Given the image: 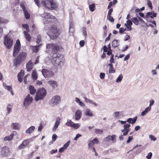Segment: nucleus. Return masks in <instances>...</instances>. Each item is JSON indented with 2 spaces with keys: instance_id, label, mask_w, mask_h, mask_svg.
<instances>
[{
  "instance_id": "nucleus-41",
  "label": "nucleus",
  "mask_w": 159,
  "mask_h": 159,
  "mask_svg": "<svg viewBox=\"0 0 159 159\" xmlns=\"http://www.w3.org/2000/svg\"><path fill=\"white\" fill-rule=\"evenodd\" d=\"M74 31V27H69V33L70 35H72Z\"/></svg>"
},
{
  "instance_id": "nucleus-55",
  "label": "nucleus",
  "mask_w": 159,
  "mask_h": 159,
  "mask_svg": "<svg viewBox=\"0 0 159 159\" xmlns=\"http://www.w3.org/2000/svg\"><path fill=\"white\" fill-rule=\"evenodd\" d=\"M149 138L151 139V140H153L155 141L156 140V138L154 136L152 135H150L149 136Z\"/></svg>"
},
{
  "instance_id": "nucleus-6",
  "label": "nucleus",
  "mask_w": 159,
  "mask_h": 159,
  "mask_svg": "<svg viewBox=\"0 0 159 159\" xmlns=\"http://www.w3.org/2000/svg\"><path fill=\"white\" fill-rule=\"evenodd\" d=\"M61 102V98L59 95H56L52 97L50 101V104L54 107L59 104Z\"/></svg>"
},
{
  "instance_id": "nucleus-23",
  "label": "nucleus",
  "mask_w": 159,
  "mask_h": 159,
  "mask_svg": "<svg viewBox=\"0 0 159 159\" xmlns=\"http://www.w3.org/2000/svg\"><path fill=\"white\" fill-rule=\"evenodd\" d=\"M11 127L14 129H20V125L17 123H12L11 124Z\"/></svg>"
},
{
  "instance_id": "nucleus-62",
  "label": "nucleus",
  "mask_w": 159,
  "mask_h": 159,
  "mask_svg": "<svg viewBox=\"0 0 159 159\" xmlns=\"http://www.w3.org/2000/svg\"><path fill=\"white\" fill-rule=\"evenodd\" d=\"M9 91H11V90L12 89V88L11 86H7L5 88Z\"/></svg>"
},
{
  "instance_id": "nucleus-36",
  "label": "nucleus",
  "mask_w": 159,
  "mask_h": 159,
  "mask_svg": "<svg viewBox=\"0 0 159 159\" xmlns=\"http://www.w3.org/2000/svg\"><path fill=\"white\" fill-rule=\"evenodd\" d=\"M23 12L26 19H29L30 18V16L27 10L24 11Z\"/></svg>"
},
{
  "instance_id": "nucleus-60",
  "label": "nucleus",
  "mask_w": 159,
  "mask_h": 159,
  "mask_svg": "<svg viewBox=\"0 0 159 159\" xmlns=\"http://www.w3.org/2000/svg\"><path fill=\"white\" fill-rule=\"evenodd\" d=\"M43 129V125L42 124H40L39 125L38 130L39 131H41Z\"/></svg>"
},
{
  "instance_id": "nucleus-4",
  "label": "nucleus",
  "mask_w": 159,
  "mask_h": 159,
  "mask_svg": "<svg viewBox=\"0 0 159 159\" xmlns=\"http://www.w3.org/2000/svg\"><path fill=\"white\" fill-rule=\"evenodd\" d=\"M11 152L9 148L7 146H4L1 148L0 152V157H7L10 156Z\"/></svg>"
},
{
  "instance_id": "nucleus-30",
  "label": "nucleus",
  "mask_w": 159,
  "mask_h": 159,
  "mask_svg": "<svg viewBox=\"0 0 159 159\" xmlns=\"http://www.w3.org/2000/svg\"><path fill=\"white\" fill-rule=\"evenodd\" d=\"M112 45L114 48L117 47L119 45L118 40H114L112 42Z\"/></svg>"
},
{
  "instance_id": "nucleus-39",
  "label": "nucleus",
  "mask_w": 159,
  "mask_h": 159,
  "mask_svg": "<svg viewBox=\"0 0 159 159\" xmlns=\"http://www.w3.org/2000/svg\"><path fill=\"white\" fill-rule=\"evenodd\" d=\"M130 126V125L128 124H127L125 125H124L123 127L124 128V129H123L124 130H128L129 131H130V129L129 128V127Z\"/></svg>"
},
{
  "instance_id": "nucleus-56",
  "label": "nucleus",
  "mask_w": 159,
  "mask_h": 159,
  "mask_svg": "<svg viewBox=\"0 0 159 159\" xmlns=\"http://www.w3.org/2000/svg\"><path fill=\"white\" fill-rule=\"evenodd\" d=\"M95 132L96 134H99L102 133L103 131L102 130L99 129H96L95 130Z\"/></svg>"
},
{
  "instance_id": "nucleus-14",
  "label": "nucleus",
  "mask_w": 159,
  "mask_h": 159,
  "mask_svg": "<svg viewBox=\"0 0 159 159\" xmlns=\"http://www.w3.org/2000/svg\"><path fill=\"white\" fill-rule=\"evenodd\" d=\"M48 83L52 88L53 89H55L58 86V84L57 82L54 80H51L48 82Z\"/></svg>"
},
{
  "instance_id": "nucleus-9",
  "label": "nucleus",
  "mask_w": 159,
  "mask_h": 159,
  "mask_svg": "<svg viewBox=\"0 0 159 159\" xmlns=\"http://www.w3.org/2000/svg\"><path fill=\"white\" fill-rule=\"evenodd\" d=\"M47 49L49 51H56L59 49L58 46L56 44L50 43L47 44Z\"/></svg>"
},
{
  "instance_id": "nucleus-63",
  "label": "nucleus",
  "mask_w": 159,
  "mask_h": 159,
  "mask_svg": "<svg viewBox=\"0 0 159 159\" xmlns=\"http://www.w3.org/2000/svg\"><path fill=\"white\" fill-rule=\"evenodd\" d=\"M126 30L125 29H124L122 28H120L119 29V33H122L123 32Z\"/></svg>"
},
{
  "instance_id": "nucleus-29",
  "label": "nucleus",
  "mask_w": 159,
  "mask_h": 159,
  "mask_svg": "<svg viewBox=\"0 0 159 159\" xmlns=\"http://www.w3.org/2000/svg\"><path fill=\"white\" fill-rule=\"evenodd\" d=\"M24 34L26 40L30 42L31 39V37L28 32H24Z\"/></svg>"
},
{
  "instance_id": "nucleus-64",
  "label": "nucleus",
  "mask_w": 159,
  "mask_h": 159,
  "mask_svg": "<svg viewBox=\"0 0 159 159\" xmlns=\"http://www.w3.org/2000/svg\"><path fill=\"white\" fill-rule=\"evenodd\" d=\"M92 141H93V142H94V144H98V143L99 142V141L98 139L96 138H95L94 139H93V140Z\"/></svg>"
},
{
  "instance_id": "nucleus-54",
  "label": "nucleus",
  "mask_w": 159,
  "mask_h": 159,
  "mask_svg": "<svg viewBox=\"0 0 159 159\" xmlns=\"http://www.w3.org/2000/svg\"><path fill=\"white\" fill-rule=\"evenodd\" d=\"M152 152H149L147 156H146V157L148 159H150L152 157Z\"/></svg>"
},
{
  "instance_id": "nucleus-44",
  "label": "nucleus",
  "mask_w": 159,
  "mask_h": 159,
  "mask_svg": "<svg viewBox=\"0 0 159 159\" xmlns=\"http://www.w3.org/2000/svg\"><path fill=\"white\" fill-rule=\"evenodd\" d=\"M8 21L6 19H4L2 18H0V23H7Z\"/></svg>"
},
{
  "instance_id": "nucleus-61",
  "label": "nucleus",
  "mask_w": 159,
  "mask_h": 159,
  "mask_svg": "<svg viewBox=\"0 0 159 159\" xmlns=\"http://www.w3.org/2000/svg\"><path fill=\"white\" fill-rule=\"evenodd\" d=\"M133 139L132 136H129L128 138V139L127 141V143H128L131 141Z\"/></svg>"
},
{
  "instance_id": "nucleus-25",
  "label": "nucleus",
  "mask_w": 159,
  "mask_h": 159,
  "mask_svg": "<svg viewBox=\"0 0 159 159\" xmlns=\"http://www.w3.org/2000/svg\"><path fill=\"white\" fill-rule=\"evenodd\" d=\"M85 115L87 116H92L93 114L92 111L89 109H87L85 112Z\"/></svg>"
},
{
  "instance_id": "nucleus-57",
  "label": "nucleus",
  "mask_w": 159,
  "mask_h": 159,
  "mask_svg": "<svg viewBox=\"0 0 159 159\" xmlns=\"http://www.w3.org/2000/svg\"><path fill=\"white\" fill-rule=\"evenodd\" d=\"M20 6L22 8L23 11L27 10L25 6L23 4H20Z\"/></svg>"
},
{
  "instance_id": "nucleus-21",
  "label": "nucleus",
  "mask_w": 159,
  "mask_h": 159,
  "mask_svg": "<svg viewBox=\"0 0 159 159\" xmlns=\"http://www.w3.org/2000/svg\"><path fill=\"white\" fill-rule=\"evenodd\" d=\"M32 62L31 61H30L28 62L26 65V67L27 70L28 71H30L31 70L32 68Z\"/></svg>"
},
{
  "instance_id": "nucleus-53",
  "label": "nucleus",
  "mask_w": 159,
  "mask_h": 159,
  "mask_svg": "<svg viewBox=\"0 0 159 159\" xmlns=\"http://www.w3.org/2000/svg\"><path fill=\"white\" fill-rule=\"evenodd\" d=\"M57 135L55 134H54L52 135V138L53 142H54L57 139Z\"/></svg>"
},
{
  "instance_id": "nucleus-33",
  "label": "nucleus",
  "mask_w": 159,
  "mask_h": 159,
  "mask_svg": "<svg viewBox=\"0 0 159 159\" xmlns=\"http://www.w3.org/2000/svg\"><path fill=\"white\" fill-rule=\"evenodd\" d=\"M35 127L34 126H32L30 127L29 128L27 129L26 131V133L30 134L32 132L34 129Z\"/></svg>"
},
{
  "instance_id": "nucleus-52",
  "label": "nucleus",
  "mask_w": 159,
  "mask_h": 159,
  "mask_svg": "<svg viewBox=\"0 0 159 159\" xmlns=\"http://www.w3.org/2000/svg\"><path fill=\"white\" fill-rule=\"evenodd\" d=\"M147 5L150 8L152 9V3H151V2L150 1V0H147Z\"/></svg>"
},
{
  "instance_id": "nucleus-32",
  "label": "nucleus",
  "mask_w": 159,
  "mask_h": 159,
  "mask_svg": "<svg viewBox=\"0 0 159 159\" xmlns=\"http://www.w3.org/2000/svg\"><path fill=\"white\" fill-rule=\"evenodd\" d=\"M132 24V21L129 19H128L126 21V23L125 24V25L127 28H128L129 27H130Z\"/></svg>"
},
{
  "instance_id": "nucleus-45",
  "label": "nucleus",
  "mask_w": 159,
  "mask_h": 159,
  "mask_svg": "<svg viewBox=\"0 0 159 159\" xmlns=\"http://www.w3.org/2000/svg\"><path fill=\"white\" fill-rule=\"evenodd\" d=\"M86 30H87L86 28L85 27H83L82 28L83 33V34L84 35L85 37H86V36H87V33L86 32Z\"/></svg>"
},
{
  "instance_id": "nucleus-17",
  "label": "nucleus",
  "mask_w": 159,
  "mask_h": 159,
  "mask_svg": "<svg viewBox=\"0 0 159 159\" xmlns=\"http://www.w3.org/2000/svg\"><path fill=\"white\" fill-rule=\"evenodd\" d=\"M58 54H59L54 53L53 54L52 57L51 61L53 65L55 66H56L57 58V57Z\"/></svg>"
},
{
  "instance_id": "nucleus-7",
  "label": "nucleus",
  "mask_w": 159,
  "mask_h": 159,
  "mask_svg": "<svg viewBox=\"0 0 159 159\" xmlns=\"http://www.w3.org/2000/svg\"><path fill=\"white\" fill-rule=\"evenodd\" d=\"M42 73L45 78H50L53 77L54 74L52 70L46 69H43Z\"/></svg>"
},
{
  "instance_id": "nucleus-11",
  "label": "nucleus",
  "mask_w": 159,
  "mask_h": 159,
  "mask_svg": "<svg viewBox=\"0 0 159 159\" xmlns=\"http://www.w3.org/2000/svg\"><path fill=\"white\" fill-rule=\"evenodd\" d=\"M33 101V98L30 94H28L25 98L24 102V105L25 107L30 104Z\"/></svg>"
},
{
  "instance_id": "nucleus-58",
  "label": "nucleus",
  "mask_w": 159,
  "mask_h": 159,
  "mask_svg": "<svg viewBox=\"0 0 159 159\" xmlns=\"http://www.w3.org/2000/svg\"><path fill=\"white\" fill-rule=\"evenodd\" d=\"M113 11V9L112 8L110 9L108 11L107 16H111V13Z\"/></svg>"
},
{
  "instance_id": "nucleus-34",
  "label": "nucleus",
  "mask_w": 159,
  "mask_h": 159,
  "mask_svg": "<svg viewBox=\"0 0 159 159\" xmlns=\"http://www.w3.org/2000/svg\"><path fill=\"white\" fill-rule=\"evenodd\" d=\"M32 77L33 79L36 80L38 78L36 72L34 70H33V73L32 74Z\"/></svg>"
},
{
  "instance_id": "nucleus-43",
  "label": "nucleus",
  "mask_w": 159,
  "mask_h": 159,
  "mask_svg": "<svg viewBox=\"0 0 159 159\" xmlns=\"http://www.w3.org/2000/svg\"><path fill=\"white\" fill-rule=\"evenodd\" d=\"M73 123H74L73 122L70 120H69L67 121L66 124L68 126L72 127Z\"/></svg>"
},
{
  "instance_id": "nucleus-28",
  "label": "nucleus",
  "mask_w": 159,
  "mask_h": 159,
  "mask_svg": "<svg viewBox=\"0 0 159 159\" xmlns=\"http://www.w3.org/2000/svg\"><path fill=\"white\" fill-rule=\"evenodd\" d=\"M41 45H39L35 46H31V49L33 52L37 53L39 51V48Z\"/></svg>"
},
{
  "instance_id": "nucleus-18",
  "label": "nucleus",
  "mask_w": 159,
  "mask_h": 159,
  "mask_svg": "<svg viewBox=\"0 0 159 159\" xmlns=\"http://www.w3.org/2000/svg\"><path fill=\"white\" fill-rule=\"evenodd\" d=\"M82 112L80 110H78L75 113V117L76 120H79L81 117Z\"/></svg>"
},
{
  "instance_id": "nucleus-12",
  "label": "nucleus",
  "mask_w": 159,
  "mask_h": 159,
  "mask_svg": "<svg viewBox=\"0 0 159 159\" xmlns=\"http://www.w3.org/2000/svg\"><path fill=\"white\" fill-rule=\"evenodd\" d=\"M42 16L44 17V20L48 22H53L56 20L55 17L49 13L47 14L45 16Z\"/></svg>"
},
{
  "instance_id": "nucleus-50",
  "label": "nucleus",
  "mask_w": 159,
  "mask_h": 159,
  "mask_svg": "<svg viewBox=\"0 0 159 159\" xmlns=\"http://www.w3.org/2000/svg\"><path fill=\"white\" fill-rule=\"evenodd\" d=\"M70 143V141H68L63 146V147L65 149H66L69 146Z\"/></svg>"
},
{
  "instance_id": "nucleus-1",
  "label": "nucleus",
  "mask_w": 159,
  "mask_h": 159,
  "mask_svg": "<svg viewBox=\"0 0 159 159\" xmlns=\"http://www.w3.org/2000/svg\"><path fill=\"white\" fill-rule=\"evenodd\" d=\"M41 3L45 8L50 10H55L58 6L54 0H42Z\"/></svg>"
},
{
  "instance_id": "nucleus-15",
  "label": "nucleus",
  "mask_w": 159,
  "mask_h": 159,
  "mask_svg": "<svg viewBox=\"0 0 159 159\" xmlns=\"http://www.w3.org/2000/svg\"><path fill=\"white\" fill-rule=\"evenodd\" d=\"M115 137L116 135L114 134H113L111 136L108 135L104 139L103 141L105 142H107L111 140H112L113 141V142L115 143L116 142V141L114 138Z\"/></svg>"
},
{
  "instance_id": "nucleus-40",
  "label": "nucleus",
  "mask_w": 159,
  "mask_h": 159,
  "mask_svg": "<svg viewBox=\"0 0 159 159\" xmlns=\"http://www.w3.org/2000/svg\"><path fill=\"white\" fill-rule=\"evenodd\" d=\"M133 22L136 25H138L139 24V21L136 17H134L132 18Z\"/></svg>"
},
{
  "instance_id": "nucleus-51",
  "label": "nucleus",
  "mask_w": 159,
  "mask_h": 159,
  "mask_svg": "<svg viewBox=\"0 0 159 159\" xmlns=\"http://www.w3.org/2000/svg\"><path fill=\"white\" fill-rule=\"evenodd\" d=\"M110 64H112V63H114V55L113 54H111V56L110 58Z\"/></svg>"
},
{
  "instance_id": "nucleus-42",
  "label": "nucleus",
  "mask_w": 159,
  "mask_h": 159,
  "mask_svg": "<svg viewBox=\"0 0 159 159\" xmlns=\"http://www.w3.org/2000/svg\"><path fill=\"white\" fill-rule=\"evenodd\" d=\"M94 144V143L93 141H89L88 145L89 148H91L93 146Z\"/></svg>"
},
{
  "instance_id": "nucleus-35",
  "label": "nucleus",
  "mask_w": 159,
  "mask_h": 159,
  "mask_svg": "<svg viewBox=\"0 0 159 159\" xmlns=\"http://www.w3.org/2000/svg\"><path fill=\"white\" fill-rule=\"evenodd\" d=\"M123 78V76L122 74H120L116 80V82L119 83L121 82Z\"/></svg>"
},
{
  "instance_id": "nucleus-16",
  "label": "nucleus",
  "mask_w": 159,
  "mask_h": 159,
  "mask_svg": "<svg viewBox=\"0 0 159 159\" xmlns=\"http://www.w3.org/2000/svg\"><path fill=\"white\" fill-rule=\"evenodd\" d=\"M61 118L59 117H57L56 120L55 124L52 129V130L53 132L56 131V129L58 128L60 123Z\"/></svg>"
},
{
  "instance_id": "nucleus-5",
  "label": "nucleus",
  "mask_w": 159,
  "mask_h": 159,
  "mask_svg": "<svg viewBox=\"0 0 159 159\" xmlns=\"http://www.w3.org/2000/svg\"><path fill=\"white\" fill-rule=\"evenodd\" d=\"M50 34L49 35L52 39H56L59 35L57 27L55 25L52 26L50 30Z\"/></svg>"
},
{
  "instance_id": "nucleus-38",
  "label": "nucleus",
  "mask_w": 159,
  "mask_h": 159,
  "mask_svg": "<svg viewBox=\"0 0 159 159\" xmlns=\"http://www.w3.org/2000/svg\"><path fill=\"white\" fill-rule=\"evenodd\" d=\"M22 27L26 30L24 32H28L29 31V28L28 25L27 24H23L22 25Z\"/></svg>"
},
{
  "instance_id": "nucleus-26",
  "label": "nucleus",
  "mask_w": 159,
  "mask_h": 159,
  "mask_svg": "<svg viewBox=\"0 0 159 159\" xmlns=\"http://www.w3.org/2000/svg\"><path fill=\"white\" fill-rule=\"evenodd\" d=\"M30 93L31 95H34L36 92V90L34 87L32 85L30 86L29 87Z\"/></svg>"
},
{
  "instance_id": "nucleus-3",
  "label": "nucleus",
  "mask_w": 159,
  "mask_h": 159,
  "mask_svg": "<svg viewBox=\"0 0 159 159\" xmlns=\"http://www.w3.org/2000/svg\"><path fill=\"white\" fill-rule=\"evenodd\" d=\"M47 92L46 89L44 88H41L39 89L36 93L35 99L36 101L39 100L43 99L46 96Z\"/></svg>"
},
{
  "instance_id": "nucleus-24",
  "label": "nucleus",
  "mask_w": 159,
  "mask_h": 159,
  "mask_svg": "<svg viewBox=\"0 0 159 159\" xmlns=\"http://www.w3.org/2000/svg\"><path fill=\"white\" fill-rule=\"evenodd\" d=\"M109 66V73H114L115 72V70L113 68V66L112 64H108Z\"/></svg>"
},
{
  "instance_id": "nucleus-59",
  "label": "nucleus",
  "mask_w": 159,
  "mask_h": 159,
  "mask_svg": "<svg viewBox=\"0 0 159 159\" xmlns=\"http://www.w3.org/2000/svg\"><path fill=\"white\" fill-rule=\"evenodd\" d=\"M105 74L104 73H100V77L101 79H103L105 78Z\"/></svg>"
},
{
  "instance_id": "nucleus-13",
  "label": "nucleus",
  "mask_w": 159,
  "mask_h": 159,
  "mask_svg": "<svg viewBox=\"0 0 159 159\" xmlns=\"http://www.w3.org/2000/svg\"><path fill=\"white\" fill-rule=\"evenodd\" d=\"M64 61V59L63 55L59 54L57 57V58L56 66L62 65L63 64Z\"/></svg>"
},
{
  "instance_id": "nucleus-46",
  "label": "nucleus",
  "mask_w": 159,
  "mask_h": 159,
  "mask_svg": "<svg viewBox=\"0 0 159 159\" xmlns=\"http://www.w3.org/2000/svg\"><path fill=\"white\" fill-rule=\"evenodd\" d=\"M80 125V124L79 123H73L72 127H73L75 129H77L79 127Z\"/></svg>"
},
{
  "instance_id": "nucleus-10",
  "label": "nucleus",
  "mask_w": 159,
  "mask_h": 159,
  "mask_svg": "<svg viewBox=\"0 0 159 159\" xmlns=\"http://www.w3.org/2000/svg\"><path fill=\"white\" fill-rule=\"evenodd\" d=\"M13 41L10 38L6 36L5 38L4 44L8 49H10L12 45Z\"/></svg>"
},
{
  "instance_id": "nucleus-48",
  "label": "nucleus",
  "mask_w": 159,
  "mask_h": 159,
  "mask_svg": "<svg viewBox=\"0 0 159 159\" xmlns=\"http://www.w3.org/2000/svg\"><path fill=\"white\" fill-rule=\"evenodd\" d=\"M107 18L109 21L111 22H113L114 21V19L113 17L111 16H107Z\"/></svg>"
},
{
  "instance_id": "nucleus-22",
  "label": "nucleus",
  "mask_w": 159,
  "mask_h": 159,
  "mask_svg": "<svg viewBox=\"0 0 159 159\" xmlns=\"http://www.w3.org/2000/svg\"><path fill=\"white\" fill-rule=\"evenodd\" d=\"M137 117L136 116L134 117L133 119L132 118H129L126 121V122H128L129 124H133L136 122L137 120Z\"/></svg>"
},
{
  "instance_id": "nucleus-27",
  "label": "nucleus",
  "mask_w": 159,
  "mask_h": 159,
  "mask_svg": "<svg viewBox=\"0 0 159 159\" xmlns=\"http://www.w3.org/2000/svg\"><path fill=\"white\" fill-rule=\"evenodd\" d=\"M151 109V107H147L145 110L144 111H143L141 113L142 116H144L146 115L149 111H150Z\"/></svg>"
},
{
  "instance_id": "nucleus-37",
  "label": "nucleus",
  "mask_w": 159,
  "mask_h": 159,
  "mask_svg": "<svg viewBox=\"0 0 159 159\" xmlns=\"http://www.w3.org/2000/svg\"><path fill=\"white\" fill-rule=\"evenodd\" d=\"M89 10L92 12L95 9V4L93 3L89 6Z\"/></svg>"
},
{
  "instance_id": "nucleus-8",
  "label": "nucleus",
  "mask_w": 159,
  "mask_h": 159,
  "mask_svg": "<svg viewBox=\"0 0 159 159\" xmlns=\"http://www.w3.org/2000/svg\"><path fill=\"white\" fill-rule=\"evenodd\" d=\"M20 48V44L19 40H16V43L14 46L13 50V56L15 57L18 53Z\"/></svg>"
},
{
  "instance_id": "nucleus-20",
  "label": "nucleus",
  "mask_w": 159,
  "mask_h": 159,
  "mask_svg": "<svg viewBox=\"0 0 159 159\" xmlns=\"http://www.w3.org/2000/svg\"><path fill=\"white\" fill-rule=\"evenodd\" d=\"M24 70H21L18 75V79L20 82L22 81V78L24 75Z\"/></svg>"
},
{
  "instance_id": "nucleus-31",
  "label": "nucleus",
  "mask_w": 159,
  "mask_h": 159,
  "mask_svg": "<svg viewBox=\"0 0 159 159\" xmlns=\"http://www.w3.org/2000/svg\"><path fill=\"white\" fill-rule=\"evenodd\" d=\"M28 143V141H23L22 143L20 145L19 148L20 149L23 148L25 146L27 145Z\"/></svg>"
},
{
  "instance_id": "nucleus-49",
  "label": "nucleus",
  "mask_w": 159,
  "mask_h": 159,
  "mask_svg": "<svg viewBox=\"0 0 159 159\" xmlns=\"http://www.w3.org/2000/svg\"><path fill=\"white\" fill-rule=\"evenodd\" d=\"M41 36L40 35H38L37 36V40L36 41V43L37 44H39V42L41 41Z\"/></svg>"
},
{
  "instance_id": "nucleus-2",
  "label": "nucleus",
  "mask_w": 159,
  "mask_h": 159,
  "mask_svg": "<svg viewBox=\"0 0 159 159\" xmlns=\"http://www.w3.org/2000/svg\"><path fill=\"white\" fill-rule=\"evenodd\" d=\"M27 55V53L26 52H20L18 56L15 59L14 61V65L17 66L20 63L24 61Z\"/></svg>"
},
{
  "instance_id": "nucleus-47",
  "label": "nucleus",
  "mask_w": 159,
  "mask_h": 159,
  "mask_svg": "<svg viewBox=\"0 0 159 159\" xmlns=\"http://www.w3.org/2000/svg\"><path fill=\"white\" fill-rule=\"evenodd\" d=\"M129 131L128 130L123 129L121 130V132H123V135L124 136L126 135Z\"/></svg>"
},
{
  "instance_id": "nucleus-19",
  "label": "nucleus",
  "mask_w": 159,
  "mask_h": 159,
  "mask_svg": "<svg viewBox=\"0 0 159 159\" xmlns=\"http://www.w3.org/2000/svg\"><path fill=\"white\" fill-rule=\"evenodd\" d=\"M16 132L15 131L12 132L11 134L8 136L5 137L4 138L5 141H10L13 138V136L16 134Z\"/></svg>"
}]
</instances>
